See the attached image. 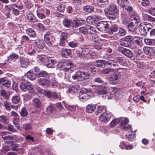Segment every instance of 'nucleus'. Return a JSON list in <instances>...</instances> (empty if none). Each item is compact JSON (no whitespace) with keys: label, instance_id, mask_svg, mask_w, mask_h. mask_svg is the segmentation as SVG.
<instances>
[{"label":"nucleus","instance_id":"603ef678","mask_svg":"<svg viewBox=\"0 0 155 155\" xmlns=\"http://www.w3.org/2000/svg\"><path fill=\"white\" fill-rule=\"evenodd\" d=\"M96 31L95 28L90 26H87V33L90 34H94L95 33Z\"/></svg>","mask_w":155,"mask_h":155},{"label":"nucleus","instance_id":"9d476101","mask_svg":"<svg viewBox=\"0 0 155 155\" xmlns=\"http://www.w3.org/2000/svg\"><path fill=\"white\" fill-rule=\"evenodd\" d=\"M113 114L111 113L108 111H106L100 115L99 119L102 122H107L110 120Z\"/></svg>","mask_w":155,"mask_h":155},{"label":"nucleus","instance_id":"e2e57ef3","mask_svg":"<svg viewBox=\"0 0 155 155\" xmlns=\"http://www.w3.org/2000/svg\"><path fill=\"white\" fill-rule=\"evenodd\" d=\"M1 93L2 96L5 97L6 99L8 100V99L9 96L4 89L2 88V90H1Z\"/></svg>","mask_w":155,"mask_h":155},{"label":"nucleus","instance_id":"c9c22d12","mask_svg":"<svg viewBox=\"0 0 155 155\" xmlns=\"http://www.w3.org/2000/svg\"><path fill=\"white\" fill-rule=\"evenodd\" d=\"M97 3L98 5L101 7H104L108 5V0H97Z\"/></svg>","mask_w":155,"mask_h":155},{"label":"nucleus","instance_id":"37998d69","mask_svg":"<svg viewBox=\"0 0 155 155\" xmlns=\"http://www.w3.org/2000/svg\"><path fill=\"white\" fill-rule=\"evenodd\" d=\"M106 110V107L105 106H99L97 108V110L95 112L96 115L99 114L104 111H105Z\"/></svg>","mask_w":155,"mask_h":155},{"label":"nucleus","instance_id":"f8f14e48","mask_svg":"<svg viewBox=\"0 0 155 155\" xmlns=\"http://www.w3.org/2000/svg\"><path fill=\"white\" fill-rule=\"evenodd\" d=\"M118 50L123 54L129 58H130L133 57L132 52L129 49L122 47H120L118 48Z\"/></svg>","mask_w":155,"mask_h":155},{"label":"nucleus","instance_id":"7c9ffc66","mask_svg":"<svg viewBox=\"0 0 155 155\" xmlns=\"http://www.w3.org/2000/svg\"><path fill=\"white\" fill-rule=\"evenodd\" d=\"M25 76L28 77V78L31 80H35L36 77H37V73L35 74L33 72L31 71H28Z\"/></svg>","mask_w":155,"mask_h":155},{"label":"nucleus","instance_id":"ddd939ff","mask_svg":"<svg viewBox=\"0 0 155 155\" xmlns=\"http://www.w3.org/2000/svg\"><path fill=\"white\" fill-rule=\"evenodd\" d=\"M106 85L105 86H101L99 90H98L97 92V94L98 96L100 97H101L103 99L104 97L103 96H105L106 94L107 93V89L106 88L108 84V83L106 82H105V84Z\"/></svg>","mask_w":155,"mask_h":155},{"label":"nucleus","instance_id":"f03ea898","mask_svg":"<svg viewBox=\"0 0 155 155\" xmlns=\"http://www.w3.org/2000/svg\"><path fill=\"white\" fill-rule=\"evenodd\" d=\"M37 78H42L38 79V82L40 85L45 87L49 86L50 84V74L45 71H42L37 73Z\"/></svg>","mask_w":155,"mask_h":155},{"label":"nucleus","instance_id":"423d86ee","mask_svg":"<svg viewBox=\"0 0 155 155\" xmlns=\"http://www.w3.org/2000/svg\"><path fill=\"white\" fill-rule=\"evenodd\" d=\"M134 37L130 35L123 38L120 42V45L126 47L131 48V43L134 40Z\"/></svg>","mask_w":155,"mask_h":155},{"label":"nucleus","instance_id":"79ce46f5","mask_svg":"<svg viewBox=\"0 0 155 155\" xmlns=\"http://www.w3.org/2000/svg\"><path fill=\"white\" fill-rule=\"evenodd\" d=\"M107 64L109 65L111 67H117L118 66V64L116 61L114 60H110L106 61Z\"/></svg>","mask_w":155,"mask_h":155},{"label":"nucleus","instance_id":"052dcab7","mask_svg":"<svg viewBox=\"0 0 155 155\" xmlns=\"http://www.w3.org/2000/svg\"><path fill=\"white\" fill-rule=\"evenodd\" d=\"M79 31L80 33L84 34H87V26L86 28L84 27H81L79 28Z\"/></svg>","mask_w":155,"mask_h":155},{"label":"nucleus","instance_id":"cd10ccee","mask_svg":"<svg viewBox=\"0 0 155 155\" xmlns=\"http://www.w3.org/2000/svg\"><path fill=\"white\" fill-rule=\"evenodd\" d=\"M32 104L36 108H41L42 105L40 101L37 98H34L33 100Z\"/></svg>","mask_w":155,"mask_h":155},{"label":"nucleus","instance_id":"393cba45","mask_svg":"<svg viewBox=\"0 0 155 155\" xmlns=\"http://www.w3.org/2000/svg\"><path fill=\"white\" fill-rule=\"evenodd\" d=\"M144 53L147 55H153L155 52L154 49L150 47H145L143 48Z\"/></svg>","mask_w":155,"mask_h":155},{"label":"nucleus","instance_id":"0eeeda50","mask_svg":"<svg viewBox=\"0 0 155 155\" xmlns=\"http://www.w3.org/2000/svg\"><path fill=\"white\" fill-rule=\"evenodd\" d=\"M20 87L23 91H28L31 93L33 92L31 84L27 81H21L20 84Z\"/></svg>","mask_w":155,"mask_h":155},{"label":"nucleus","instance_id":"c756f323","mask_svg":"<svg viewBox=\"0 0 155 155\" xmlns=\"http://www.w3.org/2000/svg\"><path fill=\"white\" fill-rule=\"evenodd\" d=\"M117 3L121 7L124 8L128 5L129 1L128 0H117Z\"/></svg>","mask_w":155,"mask_h":155},{"label":"nucleus","instance_id":"dca6fc26","mask_svg":"<svg viewBox=\"0 0 155 155\" xmlns=\"http://www.w3.org/2000/svg\"><path fill=\"white\" fill-rule=\"evenodd\" d=\"M21 66L22 68H26L29 65L30 62L28 59L25 58L20 57L19 60Z\"/></svg>","mask_w":155,"mask_h":155},{"label":"nucleus","instance_id":"8fccbe9b","mask_svg":"<svg viewBox=\"0 0 155 155\" xmlns=\"http://www.w3.org/2000/svg\"><path fill=\"white\" fill-rule=\"evenodd\" d=\"M91 40L94 42L99 43L100 41V38L97 35L94 34L92 37Z\"/></svg>","mask_w":155,"mask_h":155},{"label":"nucleus","instance_id":"aec40b11","mask_svg":"<svg viewBox=\"0 0 155 155\" xmlns=\"http://www.w3.org/2000/svg\"><path fill=\"white\" fill-rule=\"evenodd\" d=\"M127 27L129 31L134 33L137 29V25L134 22H130L127 25Z\"/></svg>","mask_w":155,"mask_h":155},{"label":"nucleus","instance_id":"338daca9","mask_svg":"<svg viewBox=\"0 0 155 155\" xmlns=\"http://www.w3.org/2000/svg\"><path fill=\"white\" fill-rule=\"evenodd\" d=\"M150 3V2L149 0H142L141 2L142 5L144 7L148 6Z\"/></svg>","mask_w":155,"mask_h":155},{"label":"nucleus","instance_id":"58836bf2","mask_svg":"<svg viewBox=\"0 0 155 155\" xmlns=\"http://www.w3.org/2000/svg\"><path fill=\"white\" fill-rule=\"evenodd\" d=\"M131 22H134V24H136L140 22V20L139 17L137 15H133L131 17Z\"/></svg>","mask_w":155,"mask_h":155},{"label":"nucleus","instance_id":"6ab92c4d","mask_svg":"<svg viewBox=\"0 0 155 155\" xmlns=\"http://www.w3.org/2000/svg\"><path fill=\"white\" fill-rule=\"evenodd\" d=\"M63 25L65 27L67 28H71L73 26V23L72 20L68 19V18H65L62 21Z\"/></svg>","mask_w":155,"mask_h":155},{"label":"nucleus","instance_id":"6e6552de","mask_svg":"<svg viewBox=\"0 0 155 155\" xmlns=\"http://www.w3.org/2000/svg\"><path fill=\"white\" fill-rule=\"evenodd\" d=\"M152 27V26L150 23H145L143 25L140 26L139 30L142 35L145 36Z\"/></svg>","mask_w":155,"mask_h":155},{"label":"nucleus","instance_id":"c03bdc74","mask_svg":"<svg viewBox=\"0 0 155 155\" xmlns=\"http://www.w3.org/2000/svg\"><path fill=\"white\" fill-rule=\"evenodd\" d=\"M66 7V5L65 4H61L57 7V10L60 12H63Z\"/></svg>","mask_w":155,"mask_h":155},{"label":"nucleus","instance_id":"4be33fe9","mask_svg":"<svg viewBox=\"0 0 155 155\" xmlns=\"http://www.w3.org/2000/svg\"><path fill=\"white\" fill-rule=\"evenodd\" d=\"M72 77L74 80L77 79L79 81H83V77L82 75L81 71H79L72 76Z\"/></svg>","mask_w":155,"mask_h":155},{"label":"nucleus","instance_id":"bb28decb","mask_svg":"<svg viewBox=\"0 0 155 155\" xmlns=\"http://www.w3.org/2000/svg\"><path fill=\"white\" fill-rule=\"evenodd\" d=\"M61 54L63 57L68 58V56H71V51L69 49H63L61 50Z\"/></svg>","mask_w":155,"mask_h":155},{"label":"nucleus","instance_id":"72a5a7b5","mask_svg":"<svg viewBox=\"0 0 155 155\" xmlns=\"http://www.w3.org/2000/svg\"><path fill=\"white\" fill-rule=\"evenodd\" d=\"M48 57L45 56H41L39 57L38 62L41 64L45 65L47 61L48 60Z\"/></svg>","mask_w":155,"mask_h":155},{"label":"nucleus","instance_id":"412c9836","mask_svg":"<svg viewBox=\"0 0 155 155\" xmlns=\"http://www.w3.org/2000/svg\"><path fill=\"white\" fill-rule=\"evenodd\" d=\"M119 29V26L117 25L114 24L110 25L108 33L110 35L113 34V33L117 31Z\"/></svg>","mask_w":155,"mask_h":155},{"label":"nucleus","instance_id":"2f4dec72","mask_svg":"<svg viewBox=\"0 0 155 155\" xmlns=\"http://www.w3.org/2000/svg\"><path fill=\"white\" fill-rule=\"evenodd\" d=\"M83 10L85 12L91 13L94 11V7L91 5H87L83 7Z\"/></svg>","mask_w":155,"mask_h":155},{"label":"nucleus","instance_id":"774afa93","mask_svg":"<svg viewBox=\"0 0 155 155\" xmlns=\"http://www.w3.org/2000/svg\"><path fill=\"white\" fill-rule=\"evenodd\" d=\"M47 110L48 112L52 113L54 110V108L52 105H49L47 107Z\"/></svg>","mask_w":155,"mask_h":155},{"label":"nucleus","instance_id":"0e129e2a","mask_svg":"<svg viewBox=\"0 0 155 155\" xmlns=\"http://www.w3.org/2000/svg\"><path fill=\"white\" fill-rule=\"evenodd\" d=\"M22 128L26 131L29 130L31 128V126L30 124L26 123L23 125Z\"/></svg>","mask_w":155,"mask_h":155},{"label":"nucleus","instance_id":"49530a36","mask_svg":"<svg viewBox=\"0 0 155 155\" xmlns=\"http://www.w3.org/2000/svg\"><path fill=\"white\" fill-rule=\"evenodd\" d=\"M120 120L118 118L115 119L113 120L110 123L111 127H114L117 125L120 122Z\"/></svg>","mask_w":155,"mask_h":155},{"label":"nucleus","instance_id":"f704fd0d","mask_svg":"<svg viewBox=\"0 0 155 155\" xmlns=\"http://www.w3.org/2000/svg\"><path fill=\"white\" fill-rule=\"evenodd\" d=\"M96 108L95 105L88 104L86 107V111L88 113H91L94 111Z\"/></svg>","mask_w":155,"mask_h":155},{"label":"nucleus","instance_id":"69168bd1","mask_svg":"<svg viewBox=\"0 0 155 155\" xmlns=\"http://www.w3.org/2000/svg\"><path fill=\"white\" fill-rule=\"evenodd\" d=\"M77 58L78 59L80 60H82L84 59L85 56L81 52H79V53H77V55L76 56Z\"/></svg>","mask_w":155,"mask_h":155},{"label":"nucleus","instance_id":"a878e982","mask_svg":"<svg viewBox=\"0 0 155 155\" xmlns=\"http://www.w3.org/2000/svg\"><path fill=\"white\" fill-rule=\"evenodd\" d=\"M80 89V87L78 85L74 84L71 86L69 88L67 92L70 93H72L73 92H76Z\"/></svg>","mask_w":155,"mask_h":155},{"label":"nucleus","instance_id":"de8ad7c7","mask_svg":"<svg viewBox=\"0 0 155 155\" xmlns=\"http://www.w3.org/2000/svg\"><path fill=\"white\" fill-rule=\"evenodd\" d=\"M135 38H137V39L134 41V42L135 44L139 46H141L142 45V39L138 37H134Z\"/></svg>","mask_w":155,"mask_h":155},{"label":"nucleus","instance_id":"c85d7f7f","mask_svg":"<svg viewBox=\"0 0 155 155\" xmlns=\"http://www.w3.org/2000/svg\"><path fill=\"white\" fill-rule=\"evenodd\" d=\"M115 59L117 64L118 63L123 65H126L127 64L126 59L124 57H117Z\"/></svg>","mask_w":155,"mask_h":155},{"label":"nucleus","instance_id":"a19ab883","mask_svg":"<svg viewBox=\"0 0 155 155\" xmlns=\"http://www.w3.org/2000/svg\"><path fill=\"white\" fill-rule=\"evenodd\" d=\"M26 16L28 20L32 22H34L37 21V19L32 14H28Z\"/></svg>","mask_w":155,"mask_h":155},{"label":"nucleus","instance_id":"9b49d317","mask_svg":"<svg viewBox=\"0 0 155 155\" xmlns=\"http://www.w3.org/2000/svg\"><path fill=\"white\" fill-rule=\"evenodd\" d=\"M11 86V82L6 78H0V87L2 89H6Z\"/></svg>","mask_w":155,"mask_h":155},{"label":"nucleus","instance_id":"a211bd4d","mask_svg":"<svg viewBox=\"0 0 155 155\" xmlns=\"http://www.w3.org/2000/svg\"><path fill=\"white\" fill-rule=\"evenodd\" d=\"M85 20H74L73 23L72 28L80 27L84 25L85 23Z\"/></svg>","mask_w":155,"mask_h":155},{"label":"nucleus","instance_id":"6e6d98bb","mask_svg":"<svg viewBox=\"0 0 155 155\" xmlns=\"http://www.w3.org/2000/svg\"><path fill=\"white\" fill-rule=\"evenodd\" d=\"M12 100L13 104H17L19 102L20 98L18 96H15L12 97Z\"/></svg>","mask_w":155,"mask_h":155},{"label":"nucleus","instance_id":"f257e3e1","mask_svg":"<svg viewBox=\"0 0 155 155\" xmlns=\"http://www.w3.org/2000/svg\"><path fill=\"white\" fill-rule=\"evenodd\" d=\"M125 68H119L116 70L114 73L109 78V81L112 84H116L119 81L122 75H123L126 72Z\"/></svg>","mask_w":155,"mask_h":155},{"label":"nucleus","instance_id":"a18cd8bd","mask_svg":"<svg viewBox=\"0 0 155 155\" xmlns=\"http://www.w3.org/2000/svg\"><path fill=\"white\" fill-rule=\"evenodd\" d=\"M28 112L26 108L25 107H23L21 109L20 112V115L23 117H24L28 115Z\"/></svg>","mask_w":155,"mask_h":155},{"label":"nucleus","instance_id":"09e8293b","mask_svg":"<svg viewBox=\"0 0 155 155\" xmlns=\"http://www.w3.org/2000/svg\"><path fill=\"white\" fill-rule=\"evenodd\" d=\"M18 57V55L14 53L10 55L8 58V59L10 61H15Z\"/></svg>","mask_w":155,"mask_h":155},{"label":"nucleus","instance_id":"5fc2aeb1","mask_svg":"<svg viewBox=\"0 0 155 155\" xmlns=\"http://www.w3.org/2000/svg\"><path fill=\"white\" fill-rule=\"evenodd\" d=\"M65 107L67 109L71 111H74L76 109V107L75 106L70 105L67 104H65Z\"/></svg>","mask_w":155,"mask_h":155},{"label":"nucleus","instance_id":"3c124183","mask_svg":"<svg viewBox=\"0 0 155 155\" xmlns=\"http://www.w3.org/2000/svg\"><path fill=\"white\" fill-rule=\"evenodd\" d=\"M79 43L75 41H70L68 43V45L72 48H76L78 46Z\"/></svg>","mask_w":155,"mask_h":155},{"label":"nucleus","instance_id":"bf43d9fd","mask_svg":"<svg viewBox=\"0 0 155 155\" xmlns=\"http://www.w3.org/2000/svg\"><path fill=\"white\" fill-rule=\"evenodd\" d=\"M114 95V94H112L111 92H107L105 96H103L104 97V99H106L107 98L108 99H111L113 97Z\"/></svg>","mask_w":155,"mask_h":155},{"label":"nucleus","instance_id":"4d7b16f0","mask_svg":"<svg viewBox=\"0 0 155 155\" xmlns=\"http://www.w3.org/2000/svg\"><path fill=\"white\" fill-rule=\"evenodd\" d=\"M20 147V145L17 144H14L12 145L11 149L14 151H18L19 150Z\"/></svg>","mask_w":155,"mask_h":155},{"label":"nucleus","instance_id":"5701e85b","mask_svg":"<svg viewBox=\"0 0 155 155\" xmlns=\"http://www.w3.org/2000/svg\"><path fill=\"white\" fill-rule=\"evenodd\" d=\"M35 45L38 48L40 49H43L45 46V44L42 40L38 39L34 41Z\"/></svg>","mask_w":155,"mask_h":155},{"label":"nucleus","instance_id":"680f3d73","mask_svg":"<svg viewBox=\"0 0 155 155\" xmlns=\"http://www.w3.org/2000/svg\"><path fill=\"white\" fill-rule=\"evenodd\" d=\"M52 97L54 99H57L59 100H60L61 99L60 95L56 92H52Z\"/></svg>","mask_w":155,"mask_h":155},{"label":"nucleus","instance_id":"864d4df0","mask_svg":"<svg viewBox=\"0 0 155 155\" xmlns=\"http://www.w3.org/2000/svg\"><path fill=\"white\" fill-rule=\"evenodd\" d=\"M69 34L67 32H63L60 36V39L66 40L68 38Z\"/></svg>","mask_w":155,"mask_h":155},{"label":"nucleus","instance_id":"f3484780","mask_svg":"<svg viewBox=\"0 0 155 155\" xmlns=\"http://www.w3.org/2000/svg\"><path fill=\"white\" fill-rule=\"evenodd\" d=\"M61 66H64V69L65 71L68 70L70 69L73 66V63L70 61H67L63 63V64L61 65Z\"/></svg>","mask_w":155,"mask_h":155},{"label":"nucleus","instance_id":"4c0bfd02","mask_svg":"<svg viewBox=\"0 0 155 155\" xmlns=\"http://www.w3.org/2000/svg\"><path fill=\"white\" fill-rule=\"evenodd\" d=\"M26 32L30 37H36L35 32L31 28H28L26 31Z\"/></svg>","mask_w":155,"mask_h":155},{"label":"nucleus","instance_id":"e433bc0d","mask_svg":"<svg viewBox=\"0 0 155 155\" xmlns=\"http://www.w3.org/2000/svg\"><path fill=\"white\" fill-rule=\"evenodd\" d=\"M107 9L117 13L119 12L118 8L114 4H110Z\"/></svg>","mask_w":155,"mask_h":155},{"label":"nucleus","instance_id":"13d9d810","mask_svg":"<svg viewBox=\"0 0 155 155\" xmlns=\"http://www.w3.org/2000/svg\"><path fill=\"white\" fill-rule=\"evenodd\" d=\"M126 34V31L124 28L120 27L119 28L118 34L121 36L125 35Z\"/></svg>","mask_w":155,"mask_h":155},{"label":"nucleus","instance_id":"7ed1b4c3","mask_svg":"<svg viewBox=\"0 0 155 155\" xmlns=\"http://www.w3.org/2000/svg\"><path fill=\"white\" fill-rule=\"evenodd\" d=\"M129 121L127 118H123L121 119L120 123V127L121 129L128 131V133H126V137L129 140L130 139H133L135 137V135L131 134L132 130H131V127L130 125L127 124Z\"/></svg>","mask_w":155,"mask_h":155},{"label":"nucleus","instance_id":"20e7f679","mask_svg":"<svg viewBox=\"0 0 155 155\" xmlns=\"http://www.w3.org/2000/svg\"><path fill=\"white\" fill-rule=\"evenodd\" d=\"M86 68L87 72L81 71L82 75L83 77L84 78L83 79V81L89 78V74H91V73L94 74L96 71V69L94 66L90 63L87 64Z\"/></svg>","mask_w":155,"mask_h":155},{"label":"nucleus","instance_id":"39448f33","mask_svg":"<svg viewBox=\"0 0 155 155\" xmlns=\"http://www.w3.org/2000/svg\"><path fill=\"white\" fill-rule=\"evenodd\" d=\"M44 40L48 46H53L55 44V38L49 32H47L44 35Z\"/></svg>","mask_w":155,"mask_h":155},{"label":"nucleus","instance_id":"ea45409f","mask_svg":"<svg viewBox=\"0 0 155 155\" xmlns=\"http://www.w3.org/2000/svg\"><path fill=\"white\" fill-rule=\"evenodd\" d=\"M145 43L147 45H155V40L146 38L144 39Z\"/></svg>","mask_w":155,"mask_h":155},{"label":"nucleus","instance_id":"2eb2a0df","mask_svg":"<svg viewBox=\"0 0 155 155\" xmlns=\"http://www.w3.org/2000/svg\"><path fill=\"white\" fill-rule=\"evenodd\" d=\"M105 15L110 20H113L116 18V14L117 13L114 12L113 11L109 10L107 9L104 10Z\"/></svg>","mask_w":155,"mask_h":155},{"label":"nucleus","instance_id":"b1692460","mask_svg":"<svg viewBox=\"0 0 155 155\" xmlns=\"http://www.w3.org/2000/svg\"><path fill=\"white\" fill-rule=\"evenodd\" d=\"M95 65L98 67L104 68L106 65V61L104 60H98L95 61Z\"/></svg>","mask_w":155,"mask_h":155},{"label":"nucleus","instance_id":"4468645a","mask_svg":"<svg viewBox=\"0 0 155 155\" xmlns=\"http://www.w3.org/2000/svg\"><path fill=\"white\" fill-rule=\"evenodd\" d=\"M87 90L84 89L80 91L79 96V98L82 101H85L90 98V96L89 94L86 92Z\"/></svg>","mask_w":155,"mask_h":155},{"label":"nucleus","instance_id":"1a4fd4ad","mask_svg":"<svg viewBox=\"0 0 155 155\" xmlns=\"http://www.w3.org/2000/svg\"><path fill=\"white\" fill-rule=\"evenodd\" d=\"M110 25V23L109 22L101 21L98 23L97 27L100 31H104L108 33Z\"/></svg>","mask_w":155,"mask_h":155},{"label":"nucleus","instance_id":"473e14b6","mask_svg":"<svg viewBox=\"0 0 155 155\" xmlns=\"http://www.w3.org/2000/svg\"><path fill=\"white\" fill-rule=\"evenodd\" d=\"M56 63L55 60L51 59L50 58H48L45 66L48 68H52L54 67Z\"/></svg>","mask_w":155,"mask_h":155}]
</instances>
